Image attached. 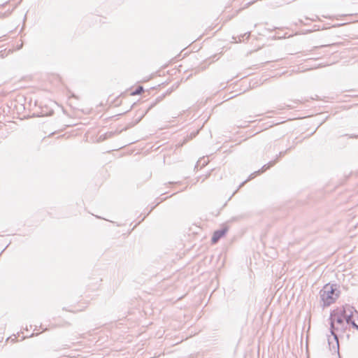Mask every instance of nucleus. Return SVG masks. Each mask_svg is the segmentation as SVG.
<instances>
[{"instance_id":"9","label":"nucleus","mask_w":358,"mask_h":358,"mask_svg":"<svg viewBox=\"0 0 358 358\" xmlns=\"http://www.w3.org/2000/svg\"><path fill=\"white\" fill-rule=\"evenodd\" d=\"M291 149V148L287 149L285 151H282V152H280L279 155H278L277 157V159L275 160L276 161V162H278V159L281 157H283L287 152L288 150H289Z\"/></svg>"},{"instance_id":"12","label":"nucleus","mask_w":358,"mask_h":358,"mask_svg":"<svg viewBox=\"0 0 358 358\" xmlns=\"http://www.w3.org/2000/svg\"><path fill=\"white\" fill-rule=\"evenodd\" d=\"M357 319H358V315H357Z\"/></svg>"},{"instance_id":"2","label":"nucleus","mask_w":358,"mask_h":358,"mask_svg":"<svg viewBox=\"0 0 358 358\" xmlns=\"http://www.w3.org/2000/svg\"><path fill=\"white\" fill-rule=\"evenodd\" d=\"M340 286L337 284H326L320 292V297L323 307H327L335 303L339 297Z\"/></svg>"},{"instance_id":"4","label":"nucleus","mask_w":358,"mask_h":358,"mask_svg":"<svg viewBox=\"0 0 358 358\" xmlns=\"http://www.w3.org/2000/svg\"><path fill=\"white\" fill-rule=\"evenodd\" d=\"M229 230L227 226H224L220 229L214 231L211 238V242L213 244L217 243L222 237H224Z\"/></svg>"},{"instance_id":"6","label":"nucleus","mask_w":358,"mask_h":358,"mask_svg":"<svg viewBox=\"0 0 358 358\" xmlns=\"http://www.w3.org/2000/svg\"><path fill=\"white\" fill-rule=\"evenodd\" d=\"M143 92H144V88H143V86L139 85V86H138V87L135 89V90H134V91L131 93V95H140V94H141Z\"/></svg>"},{"instance_id":"11","label":"nucleus","mask_w":358,"mask_h":358,"mask_svg":"<svg viewBox=\"0 0 358 358\" xmlns=\"http://www.w3.org/2000/svg\"><path fill=\"white\" fill-rule=\"evenodd\" d=\"M22 0H20V1H21Z\"/></svg>"},{"instance_id":"1","label":"nucleus","mask_w":358,"mask_h":358,"mask_svg":"<svg viewBox=\"0 0 358 358\" xmlns=\"http://www.w3.org/2000/svg\"><path fill=\"white\" fill-rule=\"evenodd\" d=\"M329 320L330 324V331L336 342V345L338 348V334H344L348 329V326L345 321L341 308H338L332 310L330 313Z\"/></svg>"},{"instance_id":"7","label":"nucleus","mask_w":358,"mask_h":358,"mask_svg":"<svg viewBox=\"0 0 358 358\" xmlns=\"http://www.w3.org/2000/svg\"><path fill=\"white\" fill-rule=\"evenodd\" d=\"M122 130L121 131H108L106 132L105 134H104V139H107L108 138H111L112 136H113L114 135H116V134H119L121 133Z\"/></svg>"},{"instance_id":"10","label":"nucleus","mask_w":358,"mask_h":358,"mask_svg":"<svg viewBox=\"0 0 358 358\" xmlns=\"http://www.w3.org/2000/svg\"><path fill=\"white\" fill-rule=\"evenodd\" d=\"M159 101V98H157L156 101L154 103L151 104L148 110H150L151 108H152L157 103V102Z\"/></svg>"},{"instance_id":"8","label":"nucleus","mask_w":358,"mask_h":358,"mask_svg":"<svg viewBox=\"0 0 358 358\" xmlns=\"http://www.w3.org/2000/svg\"><path fill=\"white\" fill-rule=\"evenodd\" d=\"M250 36V32H249V31L246 32L244 34L240 36L239 41H244L245 38L246 40H248Z\"/></svg>"},{"instance_id":"5","label":"nucleus","mask_w":358,"mask_h":358,"mask_svg":"<svg viewBox=\"0 0 358 358\" xmlns=\"http://www.w3.org/2000/svg\"><path fill=\"white\" fill-rule=\"evenodd\" d=\"M275 163H276V161H271L268 164L264 165L262 166V168L261 169V170L257 171L256 173H257L258 174L263 173V172L266 171V170L269 169L273 166H274L275 164Z\"/></svg>"},{"instance_id":"3","label":"nucleus","mask_w":358,"mask_h":358,"mask_svg":"<svg viewBox=\"0 0 358 358\" xmlns=\"http://www.w3.org/2000/svg\"><path fill=\"white\" fill-rule=\"evenodd\" d=\"M341 308L347 326L351 325L352 328L358 331V324L354 320L355 314H358V311L356 310V308L349 304H345Z\"/></svg>"}]
</instances>
